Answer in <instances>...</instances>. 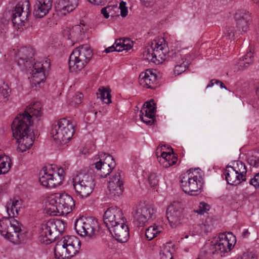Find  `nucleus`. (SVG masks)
<instances>
[{
    "mask_svg": "<svg viewBox=\"0 0 259 259\" xmlns=\"http://www.w3.org/2000/svg\"><path fill=\"white\" fill-rule=\"evenodd\" d=\"M235 244H205L201 249L199 257L202 259H211L212 255L219 254L223 256L230 252Z\"/></svg>",
    "mask_w": 259,
    "mask_h": 259,
    "instance_id": "dca6fc26",
    "label": "nucleus"
},
{
    "mask_svg": "<svg viewBox=\"0 0 259 259\" xmlns=\"http://www.w3.org/2000/svg\"><path fill=\"white\" fill-rule=\"evenodd\" d=\"M19 200H13L11 203L7 204L6 206L7 212L9 216L15 217V214H18V205H20Z\"/></svg>",
    "mask_w": 259,
    "mask_h": 259,
    "instance_id": "c9c22d12",
    "label": "nucleus"
},
{
    "mask_svg": "<svg viewBox=\"0 0 259 259\" xmlns=\"http://www.w3.org/2000/svg\"><path fill=\"white\" fill-rule=\"evenodd\" d=\"M189 235L188 234H183L181 236V239H183L184 238H188Z\"/></svg>",
    "mask_w": 259,
    "mask_h": 259,
    "instance_id": "0e129e2a",
    "label": "nucleus"
},
{
    "mask_svg": "<svg viewBox=\"0 0 259 259\" xmlns=\"http://www.w3.org/2000/svg\"><path fill=\"white\" fill-rule=\"evenodd\" d=\"M33 49L30 47H22L17 50L14 56V61L22 71L31 70L30 83L35 90H38L46 79V71L50 67L49 60L33 58Z\"/></svg>",
    "mask_w": 259,
    "mask_h": 259,
    "instance_id": "f03ea898",
    "label": "nucleus"
},
{
    "mask_svg": "<svg viewBox=\"0 0 259 259\" xmlns=\"http://www.w3.org/2000/svg\"><path fill=\"white\" fill-rule=\"evenodd\" d=\"M171 58L175 62L174 74L179 75L185 71L189 67V61L186 56H182L179 52H175L171 54Z\"/></svg>",
    "mask_w": 259,
    "mask_h": 259,
    "instance_id": "4be33fe9",
    "label": "nucleus"
},
{
    "mask_svg": "<svg viewBox=\"0 0 259 259\" xmlns=\"http://www.w3.org/2000/svg\"><path fill=\"white\" fill-rule=\"evenodd\" d=\"M115 50L116 49L115 48L114 45V44H113L110 47H109L107 48H106L104 52L106 53H109L113 52H115Z\"/></svg>",
    "mask_w": 259,
    "mask_h": 259,
    "instance_id": "13d9d810",
    "label": "nucleus"
},
{
    "mask_svg": "<svg viewBox=\"0 0 259 259\" xmlns=\"http://www.w3.org/2000/svg\"><path fill=\"white\" fill-rule=\"evenodd\" d=\"M157 211L153 204H139L134 208L133 214L138 227L145 226L148 221L153 220Z\"/></svg>",
    "mask_w": 259,
    "mask_h": 259,
    "instance_id": "9b49d317",
    "label": "nucleus"
},
{
    "mask_svg": "<svg viewBox=\"0 0 259 259\" xmlns=\"http://www.w3.org/2000/svg\"><path fill=\"white\" fill-rule=\"evenodd\" d=\"M9 218H3L0 220V233L5 238L8 239L11 243H15L11 240L13 237L11 230H13L16 237L19 238V233L21 231V225L14 219L15 217L9 216Z\"/></svg>",
    "mask_w": 259,
    "mask_h": 259,
    "instance_id": "a211bd4d",
    "label": "nucleus"
},
{
    "mask_svg": "<svg viewBox=\"0 0 259 259\" xmlns=\"http://www.w3.org/2000/svg\"><path fill=\"white\" fill-rule=\"evenodd\" d=\"M155 112L147 109H142L140 111V118L145 123L152 125L154 123Z\"/></svg>",
    "mask_w": 259,
    "mask_h": 259,
    "instance_id": "2f4dec72",
    "label": "nucleus"
},
{
    "mask_svg": "<svg viewBox=\"0 0 259 259\" xmlns=\"http://www.w3.org/2000/svg\"><path fill=\"white\" fill-rule=\"evenodd\" d=\"M105 1V5L107 3H110L112 0H104Z\"/></svg>",
    "mask_w": 259,
    "mask_h": 259,
    "instance_id": "338daca9",
    "label": "nucleus"
},
{
    "mask_svg": "<svg viewBox=\"0 0 259 259\" xmlns=\"http://www.w3.org/2000/svg\"><path fill=\"white\" fill-rule=\"evenodd\" d=\"M107 8L111 17L119 16V8L117 5H108Z\"/></svg>",
    "mask_w": 259,
    "mask_h": 259,
    "instance_id": "79ce46f5",
    "label": "nucleus"
},
{
    "mask_svg": "<svg viewBox=\"0 0 259 259\" xmlns=\"http://www.w3.org/2000/svg\"><path fill=\"white\" fill-rule=\"evenodd\" d=\"M74 127L71 119L63 118L52 125L50 134L56 142L66 144L71 139L75 132Z\"/></svg>",
    "mask_w": 259,
    "mask_h": 259,
    "instance_id": "423d86ee",
    "label": "nucleus"
},
{
    "mask_svg": "<svg viewBox=\"0 0 259 259\" xmlns=\"http://www.w3.org/2000/svg\"><path fill=\"white\" fill-rule=\"evenodd\" d=\"M10 93L11 90L8 84L3 82L0 87V94L3 97L4 102H7L9 100Z\"/></svg>",
    "mask_w": 259,
    "mask_h": 259,
    "instance_id": "4c0bfd02",
    "label": "nucleus"
},
{
    "mask_svg": "<svg viewBox=\"0 0 259 259\" xmlns=\"http://www.w3.org/2000/svg\"><path fill=\"white\" fill-rule=\"evenodd\" d=\"M98 227L97 220L93 217H80L74 224L75 230L78 235L89 238L95 235Z\"/></svg>",
    "mask_w": 259,
    "mask_h": 259,
    "instance_id": "f8f14e48",
    "label": "nucleus"
},
{
    "mask_svg": "<svg viewBox=\"0 0 259 259\" xmlns=\"http://www.w3.org/2000/svg\"><path fill=\"white\" fill-rule=\"evenodd\" d=\"M122 42L125 45H128V44H133V42L128 38H122Z\"/></svg>",
    "mask_w": 259,
    "mask_h": 259,
    "instance_id": "680f3d73",
    "label": "nucleus"
},
{
    "mask_svg": "<svg viewBox=\"0 0 259 259\" xmlns=\"http://www.w3.org/2000/svg\"><path fill=\"white\" fill-rule=\"evenodd\" d=\"M168 51L167 45L165 44V40L161 38L152 42L151 46L143 52V57L149 62L159 64L166 59V55Z\"/></svg>",
    "mask_w": 259,
    "mask_h": 259,
    "instance_id": "1a4fd4ad",
    "label": "nucleus"
},
{
    "mask_svg": "<svg viewBox=\"0 0 259 259\" xmlns=\"http://www.w3.org/2000/svg\"><path fill=\"white\" fill-rule=\"evenodd\" d=\"M41 115L40 104L31 103L22 113H20L14 119L12 124L13 135L16 140L17 150L24 152L32 146L34 134L30 127L32 126V118H38Z\"/></svg>",
    "mask_w": 259,
    "mask_h": 259,
    "instance_id": "f257e3e1",
    "label": "nucleus"
},
{
    "mask_svg": "<svg viewBox=\"0 0 259 259\" xmlns=\"http://www.w3.org/2000/svg\"><path fill=\"white\" fill-rule=\"evenodd\" d=\"M140 82L149 89H154L157 83V76L151 70L148 69L139 75Z\"/></svg>",
    "mask_w": 259,
    "mask_h": 259,
    "instance_id": "b1692460",
    "label": "nucleus"
},
{
    "mask_svg": "<svg viewBox=\"0 0 259 259\" xmlns=\"http://www.w3.org/2000/svg\"><path fill=\"white\" fill-rule=\"evenodd\" d=\"M247 162L250 166L258 167L259 166V158L255 156H250L248 158Z\"/></svg>",
    "mask_w": 259,
    "mask_h": 259,
    "instance_id": "de8ad7c7",
    "label": "nucleus"
},
{
    "mask_svg": "<svg viewBox=\"0 0 259 259\" xmlns=\"http://www.w3.org/2000/svg\"><path fill=\"white\" fill-rule=\"evenodd\" d=\"M219 83V80L215 79H212L210 80L209 84L206 86V89L211 88L212 87L214 84H218V83Z\"/></svg>",
    "mask_w": 259,
    "mask_h": 259,
    "instance_id": "4d7b16f0",
    "label": "nucleus"
},
{
    "mask_svg": "<svg viewBox=\"0 0 259 259\" xmlns=\"http://www.w3.org/2000/svg\"><path fill=\"white\" fill-rule=\"evenodd\" d=\"M104 223L111 236L119 243H126L128 238V228L125 224V219L121 209L110 207L104 212Z\"/></svg>",
    "mask_w": 259,
    "mask_h": 259,
    "instance_id": "7ed1b4c3",
    "label": "nucleus"
},
{
    "mask_svg": "<svg viewBox=\"0 0 259 259\" xmlns=\"http://www.w3.org/2000/svg\"><path fill=\"white\" fill-rule=\"evenodd\" d=\"M116 49L115 52H121L122 51V38L116 39L113 44Z\"/></svg>",
    "mask_w": 259,
    "mask_h": 259,
    "instance_id": "8fccbe9b",
    "label": "nucleus"
},
{
    "mask_svg": "<svg viewBox=\"0 0 259 259\" xmlns=\"http://www.w3.org/2000/svg\"><path fill=\"white\" fill-rule=\"evenodd\" d=\"M75 206V202L71 196L61 194L57 198H50L46 204V209L50 215H64L70 213Z\"/></svg>",
    "mask_w": 259,
    "mask_h": 259,
    "instance_id": "6e6552de",
    "label": "nucleus"
},
{
    "mask_svg": "<svg viewBox=\"0 0 259 259\" xmlns=\"http://www.w3.org/2000/svg\"><path fill=\"white\" fill-rule=\"evenodd\" d=\"M96 169V173L101 178L107 177L115 166V161L109 154L102 153L93 166Z\"/></svg>",
    "mask_w": 259,
    "mask_h": 259,
    "instance_id": "f3484780",
    "label": "nucleus"
},
{
    "mask_svg": "<svg viewBox=\"0 0 259 259\" xmlns=\"http://www.w3.org/2000/svg\"><path fill=\"white\" fill-rule=\"evenodd\" d=\"M250 13L245 9H238L236 10L234 14L235 20H249Z\"/></svg>",
    "mask_w": 259,
    "mask_h": 259,
    "instance_id": "f704fd0d",
    "label": "nucleus"
},
{
    "mask_svg": "<svg viewBox=\"0 0 259 259\" xmlns=\"http://www.w3.org/2000/svg\"><path fill=\"white\" fill-rule=\"evenodd\" d=\"M227 168H231V169H226L224 174L226 180L228 184L237 186L242 181H244L241 180L240 175L234 169V166H228Z\"/></svg>",
    "mask_w": 259,
    "mask_h": 259,
    "instance_id": "bb28decb",
    "label": "nucleus"
},
{
    "mask_svg": "<svg viewBox=\"0 0 259 259\" xmlns=\"http://www.w3.org/2000/svg\"><path fill=\"white\" fill-rule=\"evenodd\" d=\"M189 169L180 177V185L182 190L191 196H196L200 193L204 182L201 175L197 171Z\"/></svg>",
    "mask_w": 259,
    "mask_h": 259,
    "instance_id": "20e7f679",
    "label": "nucleus"
},
{
    "mask_svg": "<svg viewBox=\"0 0 259 259\" xmlns=\"http://www.w3.org/2000/svg\"><path fill=\"white\" fill-rule=\"evenodd\" d=\"M52 0H36L34 5L33 14L35 17L41 18L51 10Z\"/></svg>",
    "mask_w": 259,
    "mask_h": 259,
    "instance_id": "5701e85b",
    "label": "nucleus"
},
{
    "mask_svg": "<svg viewBox=\"0 0 259 259\" xmlns=\"http://www.w3.org/2000/svg\"><path fill=\"white\" fill-rule=\"evenodd\" d=\"M236 22V28L234 27H226L225 29V35L228 39H234L238 35L246 33L249 30V20H237Z\"/></svg>",
    "mask_w": 259,
    "mask_h": 259,
    "instance_id": "412c9836",
    "label": "nucleus"
},
{
    "mask_svg": "<svg viewBox=\"0 0 259 259\" xmlns=\"http://www.w3.org/2000/svg\"><path fill=\"white\" fill-rule=\"evenodd\" d=\"M151 230V228H148L145 231V237L148 241L151 240L155 237L153 234H152Z\"/></svg>",
    "mask_w": 259,
    "mask_h": 259,
    "instance_id": "603ef678",
    "label": "nucleus"
},
{
    "mask_svg": "<svg viewBox=\"0 0 259 259\" xmlns=\"http://www.w3.org/2000/svg\"><path fill=\"white\" fill-rule=\"evenodd\" d=\"M101 14H103V15L104 16V18L106 19L108 18L110 16V15L109 14V13H108L109 12L108 11V9L107 7L103 8L101 9Z\"/></svg>",
    "mask_w": 259,
    "mask_h": 259,
    "instance_id": "5fc2aeb1",
    "label": "nucleus"
},
{
    "mask_svg": "<svg viewBox=\"0 0 259 259\" xmlns=\"http://www.w3.org/2000/svg\"><path fill=\"white\" fill-rule=\"evenodd\" d=\"M92 51L88 45L80 46L73 50L69 57L68 66L72 73L80 71L89 62Z\"/></svg>",
    "mask_w": 259,
    "mask_h": 259,
    "instance_id": "0eeeda50",
    "label": "nucleus"
},
{
    "mask_svg": "<svg viewBox=\"0 0 259 259\" xmlns=\"http://www.w3.org/2000/svg\"><path fill=\"white\" fill-rule=\"evenodd\" d=\"M159 162L163 167H168L174 165L177 161V158L170 153L163 152L160 157H158Z\"/></svg>",
    "mask_w": 259,
    "mask_h": 259,
    "instance_id": "cd10ccee",
    "label": "nucleus"
},
{
    "mask_svg": "<svg viewBox=\"0 0 259 259\" xmlns=\"http://www.w3.org/2000/svg\"><path fill=\"white\" fill-rule=\"evenodd\" d=\"M254 55L251 51L247 52L242 57L240 58L236 63L239 70L244 69L248 67L253 62Z\"/></svg>",
    "mask_w": 259,
    "mask_h": 259,
    "instance_id": "c756f323",
    "label": "nucleus"
},
{
    "mask_svg": "<svg viewBox=\"0 0 259 259\" xmlns=\"http://www.w3.org/2000/svg\"><path fill=\"white\" fill-rule=\"evenodd\" d=\"M249 232L247 229H244L242 233V236L243 238H247L249 236Z\"/></svg>",
    "mask_w": 259,
    "mask_h": 259,
    "instance_id": "052dcab7",
    "label": "nucleus"
},
{
    "mask_svg": "<svg viewBox=\"0 0 259 259\" xmlns=\"http://www.w3.org/2000/svg\"><path fill=\"white\" fill-rule=\"evenodd\" d=\"M237 167L234 166V169L238 173L241 177V180H246V174L247 169L245 164L242 161H238L236 162Z\"/></svg>",
    "mask_w": 259,
    "mask_h": 259,
    "instance_id": "e433bc0d",
    "label": "nucleus"
},
{
    "mask_svg": "<svg viewBox=\"0 0 259 259\" xmlns=\"http://www.w3.org/2000/svg\"><path fill=\"white\" fill-rule=\"evenodd\" d=\"M63 225L62 229L64 228V224L62 221L56 222L49 221L42 225V232L39 237V243H53L57 241L59 235L61 230L58 229V226Z\"/></svg>",
    "mask_w": 259,
    "mask_h": 259,
    "instance_id": "ddd939ff",
    "label": "nucleus"
},
{
    "mask_svg": "<svg viewBox=\"0 0 259 259\" xmlns=\"http://www.w3.org/2000/svg\"><path fill=\"white\" fill-rule=\"evenodd\" d=\"M78 4V0H57L56 9L65 15L73 11Z\"/></svg>",
    "mask_w": 259,
    "mask_h": 259,
    "instance_id": "393cba45",
    "label": "nucleus"
},
{
    "mask_svg": "<svg viewBox=\"0 0 259 259\" xmlns=\"http://www.w3.org/2000/svg\"><path fill=\"white\" fill-rule=\"evenodd\" d=\"M126 4L125 2L121 1L119 3V6H118L119 8V11L120 10V15L122 17L126 16L128 13L127 7L126 6Z\"/></svg>",
    "mask_w": 259,
    "mask_h": 259,
    "instance_id": "49530a36",
    "label": "nucleus"
},
{
    "mask_svg": "<svg viewBox=\"0 0 259 259\" xmlns=\"http://www.w3.org/2000/svg\"><path fill=\"white\" fill-rule=\"evenodd\" d=\"M121 171L118 170L113 172L109 182L108 189L110 194L115 196H119L123 191V180L121 176Z\"/></svg>",
    "mask_w": 259,
    "mask_h": 259,
    "instance_id": "aec40b11",
    "label": "nucleus"
},
{
    "mask_svg": "<svg viewBox=\"0 0 259 259\" xmlns=\"http://www.w3.org/2000/svg\"><path fill=\"white\" fill-rule=\"evenodd\" d=\"M88 1L92 4L97 6H103L105 5L104 0H88Z\"/></svg>",
    "mask_w": 259,
    "mask_h": 259,
    "instance_id": "864d4df0",
    "label": "nucleus"
},
{
    "mask_svg": "<svg viewBox=\"0 0 259 259\" xmlns=\"http://www.w3.org/2000/svg\"><path fill=\"white\" fill-rule=\"evenodd\" d=\"M148 228H151L152 234L155 236H156L157 234L161 232L163 230V227L161 225H156L155 224L153 226L149 227Z\"/></svg>",
    "mask_w": 259,
    "mask_h": 259,
    "instance_id": "09e8293b",
    "label": "nucleus"
},
{
    "mask_svg": "<svg viewBox=\"0 0 259 259\" xmlns=\"http://www.w3.org/2000/svg\"><path fill=\"white\" fill-rule=\"evenodd\" d=\"M81 244H56L54 253L57 259H68L79 250Z\"/></svg>",
    "mask_w": 259,
    "mask_h": 259,
    "instance_id": "6ab92c4d",
    "label": "nucleus"
},
{
    "mask_svg": "<svg viewBox=\"0 0 259 259\" xmlns=\"http://www.w3.org/2000/svg\"><path fill=\"white\" fill-rule=\"evenodd\" d=\"M72 185L76 194L81 198H87L93 192L95 183L93 177L79 174L72 179Z\"/></svg>",
    "mask_w": 259,
    "mask_h": 259,
    "instance_id": "9d476101",
    "label": "nucleus"
},
{
    "mask_svg": "<svg viewBox=\"0 0 259 259\" xmlns=\"http://www.w3.org/2000/svg\"><path fill=\"white\" fill-rule=\"evenodd\" d=\"M98 98H100L102 101L107 104L111 103V96L110 92L104 88H99V93H97Z\"/></svg>",
    "mask_w": 259,
    "mask_h": 259,
    "instance_id": "72a5a7b5",
    "label": "nucleus"
},
{
    "mask_svg": "<svg viewBox=\"0 0 259 259\" xmlns=\"http://www.w3.org/2000/svg\"><path fill=\"white\" fill-rule=\"evenodd\" d=\"M30 12V4L28 0L19 2L12 10L11 19L14 26L18 28L23 26Z\"/></svg>",
    "mask_w": 259,
    "mask_h": 259,
    "instance_id": "2eb2a0df",
    "label": "nucleus"
},
{
    "mask_svg": "<svg viewBox=\"0 0 259 259\" xmlns=\"http://www.w3.org/2000/svg\"><path fill=\"white\" fill-rule=\"evenodd\" d=\"M218 84L220 85L221 89H225L226 90H227V88L225 87L224 83L221 81L219 80V83H218Z\"/></svg>",
    "mask_w": 259,
    "mask_h": 259,
    "instance_id": "e2e57ef3",
    "label": "nucleus"
},
{
    "mask_svg": "<svg viewBox=\"0 0 259 259\" xmlns=\"http://www.w3.org/2000/svg\"><path fill=\"white\" fill-rule=\"evenodd\" d=\"M83 96L81 93H76L71 99L70 104L72 106H76L81 103Z\"/></svg>",
    "mask_w": 259,
    "mask_h": 259,
    "instance_id": "ea45409f",
    "label": "nucleus"
},
{
    "mask_svg": "<svg viewBox=\"0 0 259 259\" xmlns=\"http://www.w3.org/2000/svg\"><path fill=\"white\" fill-rule=\"evenodd\" d=\"M162 252L160 253V259H172V254L176 250L175 244H163Z\"/></svg>",
    "mask_w": 259,
    "mask_h": 259,
    "instance_id": "7c9ffc66",
    "label": "nucleus"
},
{
    "mask_svg": "<svg viewBox=\"0 0 259 259\" xmlns=\"http://www.w3.org/2000/svg\"><path fill=\"white\" fill-rule=\"evenodd\" d=\"M149 183L151 187H154L158 182V177L156 173H151L148 177Z\"/></svg>",
    "mask_w": 259,
    "mask_h": 259,
    "instance_id": "a18cd8bd",
    "label": "nucleus"
},
{
    "mask_svg": "<svg viewBox=\"0 0 259 259\" xmlns=\"http://www.w3.org/2000/svg\"><path fill=\"white\" fill-rule=\"evenodd\" d=\"M133 46V44H128V45L122 44V51L126 50L128 51L131 50Z\"/></svg>",
    "mask_w": 259,
    "mask_h": 259,
    "instance_id": "bf43d9fd",
    "label": "nucleus"
},
{
    "mask_svg": "<svg viewBox=\"0 0 259 259\" xmlns=\"http://www.w3.org/2000/svg\"><path fill=\"white\" fill-rule=\"evenodd\" d=\"M209 209L210 206L207 203L204 202H201L198 206V208L195 210V212L201 215L206 212Z\"/></svg>",
    "mask_w": 259,
    "mask_h": 259,
    "instance_id": "a19ab883",
    "label": "nucleus"
},
{
    "mask_svg": "<svg viewBox=\"0 0 259 259\" xmlns=\"http://www.w3.org/2000/svg\"><path fill=\"white\" fill-rule=\"evenodd\" d=\"M81 34V27L77 25L72 28H66L63 32V37L70 40V45H73L80 37Z\"/></svg>",
    "mask_w": 259,
    "mask_h": 259,
    "instance_id": "a878e982",
    "label": "nucleus"
},
{
    "mask_svg": "<svg viewBox=\"0 0 259 259\" xmlns=\"http://www.w3.org/2000/svg\"><path fill=\"white\" fill-rule=\"evenodd\" d=\"M258 256L257 251L254 249H249L244 252L240 256H238L237 259H257Z\"/></svg>",
    "mask_w": 259,
    "mask_h": 259,
    "instance_id": "58836bf2",
    "label": "nucleus"
},
{
    "mask_svg": "<svg viewBox=\"0 0 259 259\" xmlns=\"http://www.w3.org/2000/svg\"><path fill=\"white\" fill-rule=\"evenodd\" d=\"M63 168L56 164L46 166L39 172V181L45 187L55 188L61 185L64 179Z\"/></svg>",
    "mask_w": 259,
    "mask_h": 259,
    "instance_id": "39448f33",
    "label": "nucleus"
},
{
    "mask_svg": "<svg viewBox=\"0 0 259 259\" xmlns=\"http://www.w3.org/2000/svg\"><path fill=\"white\" fill-rule=\"evenodd\" d=\"M214 240L215 243H236V237L231 232L220 233L216 235Z\"/></svg>",
    "mask_w": 259,
    "mask_h": 259,
    "instance_id": "c85d7f7f",
    "label": "nucleus"
},
{
    "mask_svg": "<svg viewBox=\"0 0 259 259\" xmlns=\"http://www.w3.org/2000/svg\"><path fill=\"white\" fill-rule=\"evenodd\" d=\"M190 214L184 208L176 206H169L166 210V217L170 226L176 228L179 225L186 223Z\"/></svg>",
    "mask_w": 259,
    "mask_h": 259,
    "instance_id": "4468645a",
    "label": "nucleus"
},
{
    "mask_svg": "<svg viewBox=\"0 0 259 259\" xmlns=\"http://www.w3.org/2000/svg\"><path fill=\"white\" fill-rule=\"evenodd\" d=\"M254 3L259 4V0H252Z\"/></svg>",
    "mask_w": 259,
    "mask_h": 259,
    "instance_id": "69168bd1",
    "label": "nucleus"
},
{
    "mask_svg": "<svg viewBox=\"0 0 259 259\" xmlns=\"http://www.w3.org/2000/svg\"><path fill=\"white\" fill-rule=\"evenodd\" d=\"M249 184L255 189H259V172L253 175V177L249 180Z\"/></svg>",
    "mask_w": 259,
    "mask_h": 259,
    "instance_id": "c03bdc74",
    "label": "nucleus"
},
{
    "mask_svg": "<svg viewBox=\"0 0 259 259\" xmlns=\"http://www.w3.org/2000/svg\"><path fill=\"white\" fill-rule=\"evenodd\" d=\"M153 105H154V104L153 101L146 102L144 105L145 106H144L142 109H146L148 111L149 110L152 112H155L156 108L153 106Z\"/></svg>",
    "mask_w": 259,
    "mask_h": 259,
    "instance_id": "3c124183",
    "label": "nucleus"
},
{
    "mask_svg": "<svg viewBox=\"0 0 259 259\" xmlns=\"http://www.w3.org/2000/svg\"><path fill=\"white\" fill-rule=\"evenodd\" d=\"M144 5L147 7L152 6L154 0H140Z\"/></svg>",
    "mask_w": 259,
    "mask_h": 259,
    "instance_id": "6e6d98bb",
    "label": "nucleus"
},
{
    "mask_svg": "<svg viewBox=\"0 0 259 259\" xmlns=\"http://www.w3.org/2000/svg\"><path fill=\"white\" fill-rule=\"evenodd\" d=\"M10 158L5 155L0 154V174H5L9 171L11 166Z\"/></svg>",
    "mask_w": 259,
    "mask_h": 259,
    "instance_id": "473e14b6",
    "label": "nucleus"
},
{
    "mask_svg": "<svg viewBox=\"0 0 259 259\" xmlns=\"http://www.w3.org/2000/svg\"><path fill=\"white\" fill-rule=\"evenodd\" d=\"M11 232H12V235L13 236V233H15L13 230H11Z\"/></svg>",
    "mask_w": 259,
    "mask_h": 259,
    "instance_id": "774afa93",
    "label": "nucleus"
},
{
    "mask_svg": "<svg viewBox=\"0 0 259 259\" xmlns=\"http://www.w3.org/2000/svg\"><path fill=\"white\" fill-rule=\"evenodd\" d=\"M62 243H81L79 239L74 235H67L61 239Z\"/></svg>",
    "mask_w": 259,
    "mask_h": 259,
    "instance_id": "37998d69",
    "label": "nucleus"
}]
</instances>
